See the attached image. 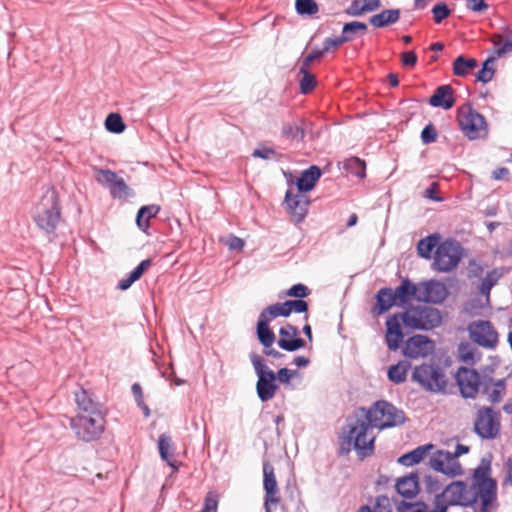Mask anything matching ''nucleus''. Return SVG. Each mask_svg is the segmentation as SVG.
I'll use <instances>...</instances> for the list:
<instances>
[{
	"label": "nucleus",
	"instance_id": "nucleus-1",
	"mask_svg": "<svg viewBox=\"0 0 512 512\" xmlns=\"http://www.w3.org/2000/svg\"><path fill=\"white\" fill-rule=\"evenodd\" d=\"M491 467L484 460L474 470L472 484L453 481L433 500L429 512H448L450 506L470 507L474 512H493L498 507L497 482L491 478Z\"/></svg>",
	"mask_w": 512,
	"mask_h": 512
},
{
	"label": "nucleus",
	"instance_id": "nucleus-2",
	"mask_svg": "<svg viewBox=\"0 0 512 512\" xmlns=\"http://www.w3.org/2000/svg\"><path fill=\"white\" fill-rule=\"evenodd\" d=\"M75 401L78 411L71 420L75 435L86 442L98 439L105 429V418L99 404L84 389L75 392Z\"/></svg>",
	"mask_w": 512,
	"mask_h": 512
},
{
	"label": "nucleus",
	"instance_id": "nucleus-3",
	"mask_svg": "<svg viewBox=\"0 0 512 512\" xmlns=\"http://www.w3.org/2000/svg\"><path fill=\"white\" fill-rule=\"evenodd\" d=\"M371 426L365 419H356L348 425V430L340 437V449L350 452L353 447L359 456L366 457L374 451L375 436L370 432Z\"/></svg>",
	"mask_w": 512,
	"mask_h": 512
},
{
	"label": "nucleus",
	"instance_id": "nucleus-4",
	"mask_svg": "<svg viewBox=\"0 0 512 512\" xmlns=\"http://www.w3.org/2000/svg\"><path fill=\"white\" fill-rule=\"evenodd\" d=\"M61 220V208L58 193L54 188H47L37 203L34 211V221L46 233H52Z\"/></svg>",
	"mask_w": 512,
	"mask_h": 512
},
{
	"label": "nucleus",
	"instance_id": "nucleus-5",
	"mask_svg": "<svg viewBox=\"0 0 512 512\" xmlns=\"http://www.w3.org/2000/svg\"><path fill=\"white\" fill-rule=\"evenodd\" d=\"M361 410L365 413V420L370 426L378 429L400 425L405 419L403 411L384 400L377 401L367 410L364 408Z\"/></svg>",
	"mask_w": 512,
	"mask_h": 512
},
{
	"label": "nucleus",
	"instance_id": "nucleus-6",
	"mask_svg": "<svg viewBox=\"0 0 512 512\" xmlns=\"http://www.w3.org/2000/svg\"><path fill=\"white\" fill-rule=\"evenodd\" d=\"M404 326L412 330H431L440 325V312L426 305L411 306L401 313Z\"/></svg>",
	"mask_w": 512,
	"mask_h": 512
},
{
	"label": "nucleus",
	"instance_id": "nucleus-7",
	"mask_svg": "<svg viewBox=\"0 0 512 512\" xmlns=\"http://www.w3.org/2000/svg\"><path fill=\"white\" fill-rule=\"evenodd\" d=\"M457 119L461 131L470 140L485 137L488 125L483 115L478 113L471 105L465 104L458 108Z\"/></svg>",
	"mask_w": 512,
	"mask_h": 512
},
{
	"label": "nucleus",
	"instance_id": "nucleus-8",
	"mask_svg": "<svg viewBox=\"0 0 512 512\" xmlns=\"http://www.w3.org/2000/svg\"><path fill=\"white\" fill-rule=\"evenodd\" d=\"M250 359L258 376L257 395L261 401H269L275 396L278 389L276 375L264 364L263 359L258 354H252Z\"/></svg>",
	"mask_w": 512,
	"mask_h": 512
},
{
	"label": "nucleus",
	"instance_id": "nucleus-9",
	"mask_svg": "<svg viewBox=\"0 0 512 512\" xmlns=\"http://www.w3.org/2000/svg\"><path fill=\"white\" fill-rule=\"evenodd\" d=\"M462 257V247L453 240H446L437 247L434 253L433 269L438 272H449L457 267Z\"/></svg>",
	"mask_w": 512,
	"mask_h": 512
},
{
	"label": "nucleus",
	"instance_id": "nucleus-10",
	"mask_svg": "<svg viewBox=\"0 0 512 512\" xmlns=\"http://www.w3.org/2000/svg\"><path fill=\"white\" fill-rule=\"evenodd\" d=\"M501 416L500 412L490 407L478 409L474 420V431L483 439H494L500 433Z\"/></svg>",
	"mask_w": 512,
	"mask_h": 512
},
{
	"label": "nucleus",
	"instance_id": "nucleus-11",
	"mask_svg": "<svg viewBox=\"0 0 512 512\" xmlns=\"http://www.w3.org/2000/svg\"><path fill=\"white\" fill-rule=\"evenodd\" d=\"M472 342L485 349H495L499 342V334L494 324L488 320L472 321L468 327Z\"/></svg>",
	"mask_w": 512,
	"mask_h": 512
},
{
	"label": "nucleus",
	"instance_id": "nucleus-12",
	"mask_svg": "<svg viewBox=\"0 0 512 512\" xmlns=\"http://www.w3.org/2000/svg\"><path fill=\"white\" fill-rule=\"evenodd\" d=\"M412 380L419 383L424 389L439 392L447 385L446 377L439 367L422 364L415 367Z\"/></svg>",
	"mask_w": 512,
	"mask_h": 512
},
{
	"label": "nucleus",
	"instance_id": "nucleus-13",
	"mask_svg": "<svg viewBox=\"0 0 512 512\" xmlns=\"http://www.w3.org/2000/svg\"><path fill=\"white\" fill-rule=\"evenodd\" d=\"M430 467L449 477L460 476L464 473L463 468L451 452L438 450L430 458Z\"/></svg>",
	"mask_w": 512,
	"mask_h": 512
},
{
	"label": "nucleus",
	"instance_id": "nucleus-14",
	"mask_svg": "<svg viewBox=\"0 0 512 512\" xmlns=\"http://www.w3.org/2000/svg\"><path fill=\"white\" fill-rule=\"evenodd\" d=\"M263 488L265 491L264 507L265 512H271V506L280 503V491L273 466L268 462L263 464Z\"/></svg>",
	"mask_w": 512,
	"mask_h": 512
},
{
	"label": "nucleus",
	"instance_id": "nucleus-15",
	"mask_svg": "<svg viewBox=\"0 0 512 512\" xmlns=\"http://www.w3.org/2000/svg\"><path fill=\"white\" fill-rule=\"evenodd\" d=\"M455 377L462 396L475 398L482 384L479 373L474 369L459 367Z\"/></svg>",
	"mask_w": 512,
	"mask_h": 512
},
{
	"label": "nucleus",
	"instance_id": "nucleus-16",
	"mask_svg": "<svg viewBox=\"0 0 512 512\" xmlns=\"http://www.w3.org/2000/svg\"><path fill=\"white\" fill-rule=\"evenodd\" d=\"M448 296L446 286L437 280L418 283V301L441 303Z\"/></svg>",
	"mask_w": 512,
	"mask_h": 512
},
{
	"label": "nucleus",
	"instance_id": "nucleus-17",
	"mask_svg": "<svg viewBox=\"0 0 512 512\" xmlns=\"http://www.w3.org/2000/svg\"><path fill=\"white\" fill-rule=\"evenodd\" d=\"M435 345L432 340L424 335L410 337L404 346L403 354L412 359L426 357L434 351Z\"/></svg>",
	"mask_w": 512,
	"mask_h": 512
},
{
	"label": "nucleus",
	"instance_id": "nucleus-18",
	"mask_svg": "<svg viewBox=\"0 0 512 512\" xmlns=\"http://www.w3.org/2000/svg\"><path fill=\"white\" fill-rule=\"evenodd\" d=\"M285 202L293 220L296 223L301 222L308 212L310 204L308 196L305 195L304 192L300 191L296 194H293L291 191H287L285 195Z\"/></svg>",
	"mask_w": 512,
	"mask_h": 512
},
{
	"label": "nucleus",
	"instance_id": "nucleus-19",
	"mask_svg": "<svg viewBox=\"0 0 512 512\" xmlns=\"http://www.w3.org/2000/svg\"><path fill=\"white\" fill-rule=\"evenodd\" d=\"M400 321H402L401 313H396L389 316L385 323V341L391 351H396L404 338Z\"/></svg>",
	"mask_w": 512,
	"mask_h": 512
},
{
	"label": "nucleus",
	"instance_id": "nucleus-20",
	"mask_svg": "<svg viewBox=\"0 0 512 512\" xmlns=\"http://www.w3.org/2000/svg\"><path fill=\"white\" fill-rule=\"evenodd\" d=\"M297 327L287 324L279 330L278 345L283 350L293 352L305 346V341L298 337Z\"/></svg>",
	"mask_w": 512,
	"mask_h": 512
},
{
	"label": "nucleus",
	"instance_id": "nucleus-21",
	"mask_svg": "<svg viewBox=\"0 0 512 512\" xmlns=\"http://www.w3.org/2000/svg\"><path fill=\"white\" fill-rule=\"evenodd\" d=\"M307 122L304 118H296L284 122L281 128V137L290 142H302L306 134Z\"/></svg>",
	"mask_w": 512,
	"mask_h": 512
},
{
	"label": "nucleus",
	"instance_id": "nucleus-22",
	"mask_svg": "<svg viewBox=\"0 0 512 512\" xmlns=\"http://www.w3.org/2000/svg\"><path fill=\"white\" fill-rule=\"evenodd\" d=\"M394 305H397V301L393 289L389 287L381 288L376 294V304L371 309V313L374 316H380Z\"/></svg>",
	"mask_w": 512,
	"mask_h": 512
},
{
	"label": "nucleus",
	"instance_id": "nucleus-23",
	"mask_svg": "<svg viewBox=\"0 0 512 512\" xmlns=\"http://www.w3.org/2000/svg\"><path fill=\"white\" fill-rule=\"evenodd\" d=\"M429 103L433 107H441L446 110L452 108L455 103L453 88L450 85L439 86L430 97Z\"/></svg>",
	"mask_w": 512,
	"mask_h": 512
},
{
	"label": "nucleus",
	"instance_id": "nucleus-24",
	"mask_svg": "<svg viewBox=\"0 0 512 512\" xmlns=\"http://www.w3.org/2000/svg\"><path fill=\"white\" fill-rule=\"evenodd\" d=\"M397 306H403L412 299L418 301V283H412L409 279H403L401 284L393 290Z\"/></svg>",
	"mask_w": 512,
	"mask_h": 512
},
{
	"label": "nucleus",
	"instance_id": "nucleus-25",
	"mask_svg": "<svg viewBox=\"0 0 512 512\" xmlns=\"http://www.w3.org/2000/svg\"><path fill=\"white\" fill-rule=\"evenodd\" d=\"M397 492L405 498H413L419 492V478L417 474H409L399 478L396 483Z\"/></svg>",
	"mask_w": 512,
	"mask_h": 512
},
{
	"label": "nucleus",
	"instance_id": "nucleus-26",
	"mask_svg": "<svg viewBox=\"0 0 512 512\" xmlns=\"http://www.w3.org/2000/svg\"><path fill=\"white\" fill-rule=\"evenodd\" d=\"M270 321L266 315L261 313L257 322V337L264 348H270L275 341V334L269 327Z\"/></svg>",
	"mask_w": 512,
	"mask_h": 512
},
{
	"label": "nucleus",
	"instance_id": "nucleus-27",
	"mask_svg": "<svg viewBox=\"0 0 512 512\" xmlns=\"http://www.w3.org/2000/svg\"><path fill=\"white\" fill-rule=\"evenodd\" d=\"M321 176V171L317 166H311L303 171L297 180V187L300 192L311 191Z\"/></svg>",
	"mask_w": 512,
	"mask_h": 512
},
{
	"label": "nucleus",
	"instance_id": "nucleus-28",
	"mask_svg": "<svg viewBox=\"0 0 512 512\" xmlns=\"http://www.w3.org/2000/svg\"><path fill=\"white\" fill-rule=\"evenodd\" d=\"M482 385L484 393L492 403L500 402L506 393V384L504 380L493 381L492 379H489L484 381Z\"/></svg>",
	"mask_w": 512,
	"mask_h": 512
},
{
	"label": "nucleus",
	"instance_id": "nucleus-29",
	"mask_svg": "<svg viewBox=\"0 0 512 512\" xmlns=\"http://www.w3.org/2000/svg\"><path fill=\"white\" fill-rule=\"evenodd\" d=\"M481 352L478 351L471 343H460L457 349L458 361L473 366L481 360Z\"/></svg>",
	"mask_w": 512,
	"mask_h": 512
},
{
	"label": "nucleus",
	"instance_id": "nucleus-30",
	"mask_svg": "<svg viewBox=\"0 0 512 512\" xmlns=\"http://www.w3.org/2000/svg\"><path fill=\"white\" fill-rule=\"evenodd\" d=\"M380 6V0H353L346 9V14L350 16H361L379 9Z\"/></svg>",
	"mask_w": 512,
	"mask_h": 512
},
{
	"label": "nucleus",
	"instance_id": "nucleus-31",
	"mask_svg": "<svg viewBox=\"0 0 512 512\" xmlns=\"http://www.w3.org/2000/svg\"><path fill=\"white\" fill-rule=\"evenodd\" d=\"M491 42L495 46L494 53L497 57H503L504 55L512 52V31H507L505 35L494 34L491 37Z\"/></svg>",
	"mask_w": 512,
	"mask_h": 512
},
{
	"label": "nucleus",
	"instance_id": "nucleus-32",
	"mask_svg": "<svg viewBox=\"0 0 512 512\" xmlns=\"http://www.w3.org/2000/svg\"><path fill=\"white\" fill-rule=\"evenodd\" d=\"M434 448L433 444H426L423 446H419L416 449L402 455L399 458V462L405 466H412L420 463L430 450Z\"/></svg>",
	"mask_w": 512,
	"mask_h": 512
},
{
	"label": "nucleus",
	"instance_id": "nucleus-33",
	"mask_svg": "<svg viewBox=\"0 0 512 512\" xmlns=\"http://www.w3.org/2000/svg\"><path fill=\"white\" fill-rule=\"evenodd\" d=\"M440 239L438 234H431L421 239L417 244L418 255L424 259H430L433 251L440 245Z\"/></svg>",
	"mask_w": 512,
	"mask_h": 512
},
{
	"label": "nucleus",
	"instance_id": "nucleus-34",
	"mask_svg": "<svg viewBox=\"0 0 512 512\" xmlns=\"http://www.w3.org/2000/svg\"><path fill=\"white\" fill-rule=\"evenodd\" d=\"M400 18L399 9H388L383 10L381 13L372 16L369 22L374 27H385L396 23Z\"/></svg>",
	"mask_w": 512,
	"mask_h": 512
},
{
	"label": "nucleus",
	"instance_id": "nucleus-35",
	"mask_svg": "<svg viewBox=\"0 0 512 512\" xmlns=\"http://www.w3.org/2000/svg\"><path fill=\"white\" fill-rule=\"evenodd\" d=\"M151 265V259H146L140 262V264L133 271H131L126 278L121 279L118 282V288L120 290H127L135 281L142 277V275L151 267Z\"/></svg>",
	"mask_w": 512,
	"mask_h": 512
},
{
	"label": "nucleus",
	"instance_id": "nucleus-36",
	"mask_svg": "<svg viewBox=\"0 0 512 512\" xmlns=\"http://www.w3.org/2000/svg\"><path fill=\"white\" fill-rule=\"evenodd\" d=\"M160 211V206L156 204L143 206L137 213L136 223L139 229L146 232L149 228V220L156 217Z\"/></svg>",
	"mask_w": 512,
	"mask_h": 512
},
{
	"label": "nucleus",
	"instance_id": "nucleus-37",
	"mask_svg": "<svg viewBox=\"0 0 512 512\" xmlns=\"http://www.w3.org/2000/svg\"><path fill=\"white\" fill-rule=\"evenodd\" d=\"M477 67V60L474 58L466 59L464 56H458L453 62V73L456 76L464 77L471 70Z\"/></svg>",
	"mask_w": 512,
	"mask_h": 512
},
{
	"label": "nucleus",
	"instance_id": "nucleus-38",
	"mask_svg": "<svg viewBox=\"0 0 512 512\" xmlns=\"http://www.w3.org/2000/svg\"><path fill=\"white\" fill-rule=\"evenodd\" d=\"M410 368V363L406 361H400L395 365H392L388 369V378L395 384H400L406 380L407 372Z\"/></svg>",
	"mask_w": 512,
	"mask_h": 512
},
{
	"label": "nucleus",
	"instance_id": "nucleus-39",
	"mask_svg": "<svg viewBox=\"0 0 512 512\" xmlns=\"http://www.w3.org/2000/svg\"><path fill=\"white\" fill-rule=\"evenodd\" d=\"M158 448L161 458L165 460L170 466H174L171 462L173 457V445L171 437L166 434L160 435L158 439Z\"/></svg>",
	"mask_w": 512,
	"mask_h": 512
},
{
	"label": "nucleus",
	"instance_id": "nucleus-40",
	"mask_svg": "<svg viewBox=\"0 0 512 512\" xmlns=\"http://www.w3.org/2000/svg\"><path fill=\"white\" fill-rule=\"evenodd\" d=\"M496 61L495 57H489L486 59L482 65V69L477 73L476 80L482 83L490 82L495 74L494 63Z\"/></svg>",
	"mask_w": 512,
	"mask_h": 512
},
{
	"label": "nucleus",
	"instance_id": "nucleus-41",
	"mask_svg": "<svg viewBox=\"0 0 512 512\" xmlns=\"http://www.w3.org/2000/svg\"><path fill=\"white\" fill-rule=\"evenodd\" d=\"M299 73L302 75L300 80V90L303 94L311 92L317 84L316 78L309 72V69L300 68Z\"/></svg>",
	"mask_w": 512,
	"mask_h": 512
},
{
	"label": "nucleus",
	"instance_id": "nucleus-42",
	"mask_svg": "<svg viewBox=\"0 0 512 512\" xmlns=\"http://www.w3.org/2000/svg\"><path fill=\"white\" fill-rule=\"evenodd\" d=\"M261 313L266 315V317H268L270 320L279 316L288 317L291 314L285 302L270 305Z\"/></svg>",
	"mask_w": 512,
	"mask_h": 512
},
{
	"label": "nucleus",
	"instance_id": "nucleus-43",
	"mask_svg": "<svg viewBox=\"0 0 512 512\" xmlns=\"http://www.w3.org/2000/svg\"><path fill=\"white\" fill-rule=\"evenodd\" d=\"M106 129L113 133H122L125 130V124L122 117L117 113H111L105 120Z\"/></svg>",
	"mask_w": 512,
	"mask_h": 512
},
{
	"label": "nucleus",
	"instance_id": "nucleus-44",
	"mask_svg": "<svg viewBox=\"0 0 512 512\" xmlns=\"http://www.w3.org/2000/svg\"><path fill=\"white\" fill-rule=\"evenodd\" d=\"M295 6L300 15H314L318 12V5L314 0H296Z\"/></svg>",
	"mask_w": 512,
	"mask_h": 512
},
{
	"label": "nucleus",
	"instance_id": "nucleus-45",
	"mask_svg": "<svg viewBox=\"0 0 512 512\" xmlns=\"http://www.w3.org/2000/svg\"><path fill=\"white\" fill-rule=\"evenodd\" d=\"M130 189L122 178L117 177L113 185L110 187V193L114 198H126Z\"/></svg>",
	"mask_w": 512,
	"mask_h": 512
},
{
	"label": "nucleus",
	"instance_id": "nucleus-46",
	"mask_svg": "<svg viewBox=\"0 0 512 512\" xmlns=\"http://www.w3.org/2000/svg\"><path fill=\"white\" fill-rule=\"evenodd\" d=\"M498 279L499 274L496 271L489 272L481 282V294L486 295L488 298L492 287L497 283Z\"/></svg>",
	"mask_w": 512,
	"mask_h": 512
},
{
	"label": "nucleus",
	"instance_id": "nucleus-47",
	"mask_svg": "<svg viewBox=\"0 0 512 512\" xmlns=\"http://www.w3.org/2000/svg\"><path fill=\"white\" fill-rule=\"evenodd\" d=\"M346 167L358 177L362 178L365 176L366 163L357 157L350 158L346 163Z\"/></svg>",
	"mask_w": 512,
	"mask_h": 512
},
{
	"label": "nucleus",
	"instance_id": "nucleus-48",
	"mask_svg": "<svg viewBox=\"0 0 512 512\" xmlns=\"http://www.w3.org/2000/svg\"><path fill=\"white\" fill-rule=\"evenodd\" d=\"M367 25L364 22L352 21L345 23L342 29L343 36H352L356 33H365Z\"/></svg>",
	"mask_w": 512,
	"mask_h": 512
},
{
	"label": "nucleus",
	"instance_id": "nucleus-49",
	"mask_svg": "<svg viewBox=\"0 0 512 512\" xmlns=\"http://www.w3.org/2000/svg\"><path fill=\"white\" fill-rule=\"evenodd\" d=\"M433 19L436 24L441 23L444 19L450 16L451 10L445 3H437L432 8Z\"/></svg>",
	"mask_w": 512,
	"mask_h": 512
},
{
	"label": "nucleus",
	"instance_id": "nucleus-50",
	"mask_svg": "<svg viewBox=\"0 0 512 512\" xmlns=\"http://www.w3.org/2000/svg\"><path fill=\"white\" fill-rule=\"evenodd\" d=\"M117 177V174L109 169H100L96 173L97 182L107 185L109 188L113 185Z\"/></svg>",
	"mask_w": 512,
	"mask_h": 512
},
{
	"label": "nucleus",
	"instance_id": "nucleus-51",
	"mask_svg": "<svg viewBox=\"0 0 512 512\" xmlns=\"http://www.w3.org/2000/svg\"><path fill=\"white\" fill-rule=\"evenodd\" d=\"M352 36H340L336 38H327L323 43L322 51H324V54L329 52L332 49H336L342 44L351 41Z\"/></svg>",
	"mask_w": 512,
	"mask_h": 512
},
{
	"label": "nucleus",
	"instance_id": "nucleus-52",
	"mask_svg": "<svg viewBox=\"0 0 512 512\" xmlns=\"http://www.w3.org/2000/svg\"><path fill=\"white\" fill-rule=\"evenodd\" d=\"M399 512H425L427 505L424 502L401 501L397 507Z\"/></svg>",
	"mask_w": 512,
	"mask_h": 512
},
{
	"label": "nucleus",
	"instance_id": "nucleus-53",
	"mask_svg": "<svg viewBox=\"0 0 512 512\" xmlns=\"http://www.w3.org/2000/svg\"><path fill=\"white\" fill-rule=\"evenodd\" d=\"M309 294V288L301 283L293 285L285 293L286 296L295 297L301 300H303V298L307 297Z\"/></svg>",
	"mask_w": 512,
	"mask_h": 512
},
{
	"label": "nucleus",
	"instance_id": "nucleus-54",
	"mask_svg": "<svg viewBox=\"0 0 512 512\" xmlns=\"http://www.w3.org/2000/svg\"><path fill=\"white\" fill-rule=\"evenodd\" d=\"M424 486L427 492L429 493H437L442 488V483L440 480L432 475H427L424 478Z\"/></svg>",
	"mask_w": 512,
	"mask_h": 512
},
{
	"label": "nucleus",
	"instance_id": "nucleus-55",
	"mask_svg": "<svg viewBox=\"0 0 512 512\" xmlns=\"http://www.w3.org/2000/svg\"><path fill=\"white\" fill-rule=\"evenodd\" d=\"M421 140L424 144H430L437 140V131L433 124H428L421 132Z\"/></svg>",
	"mask_w": 512,
	"mask_h": 512
},
{
	"label": "nucleus",
	"instance_id": "nucleus-56",
	"mask_svg": "<svg viewBox=\"0 0 512 512\" xmlns=\"http://www.w3.org/2000/svg\"><path fill=\"white\" fill-rule=\"evenodd\" d=\"M285 304L291 313H303L308 310V303L301 299L287 300L285 301Z\"/></svg>",
	"mask_w": 512,
	"mask_h": 512
},
{
	"label": "nucleus",
	"instance_id": "nucleus-57",
	"mask_svg": "<svg viewBox=\"0 0 512 512\" xmlns=\"http://www.w3.org/2000/svg\"><path fill=\"white\" fill-rule=\"evenodd\" d=\"M218 497L213 492L207 493L204 501V506L201 512H217Z\"/></svg>",
	"mask_w": 512,
	"mask_h": 512
},
{
	"label": "nucleus",
	"instance_id": "nucleus-58",
	"mask_svg": "<svg viewBox=\"0 0 512 512\" xmlns=\"http://www.w3.org/2000/svg\"><path fill=\"white\" fill-rule=\"evenodd\" d=\"M372 512H391L389 498L387 496L377 497Z\"/></svg>",
	"mask_w": 512,
	"mask_h": 512
},
{
	"label": "nucleus",
	"instance_id": "nucleus-59",
	"mask_svg": "<svg viewBox=\"0 0 512 512\" xmlns=\"http://www.w3.org/2000/svg\"><path fill=\"white\" fill-rule=\"evenodd\" d=\"M297 374V371L290 370L288 368H281L278 370L276 375V380L280 383L288 384L290 383L291 378Z\"/></svg>",
	"mask_w": 512,
	"mask_h": 512
},
{
	"label": "nucleus",
	"instance_id": "nucleus-60",
	"mask_svg": "<svg viewBox=\"0 0 512 512\" xmlns=\"http://www.w3.org/2000/svg\"><path fill=\"white\" fill-rule=\"evenodd\" d=\"M324 55V51L322 50H314L310 54H308L302 61L300 68L309 69L313 61L321 58Z\"/></svg>",
	"mask_w": 512,
	"mask_h": 512
},
{
	"label": "nucleus",
	"instance_id": "nucleus-61",
	"mask_svg": "<svg viewBox=\"0 0 512 512\" xmlns=\"http://www.w3.org/2000/svg\"><path fill=\"white\" fill-rule=\"evenodd\" d=\"M466 6L473 12H483L488 9V4L484 0H466Z\"/></svg>",
	"mask_w": 512,
	"mask_h": 512
},
{
	"label": "nucleus",
	"instance_id": "nucleus-62",
	"mask_svg": "<svg viewBox=\"0 0 512 512\" xmlns=\"http://www.w3.org/2000/svg\"><path fill=\"white\" fill-rule=\"evenodd\" d=\"M417 59V55L413 51H406L401 54V63L405 67H414Z\"/></svg>",
	"mask_w": 512,
	"mask_h": 512
},
{
	"label": "nucleus",
	"instance_id": "nucleus-63",
	"mask_svg": "<svg viewBox=\"0 0 512 512\" xmlns=\"http://www.w3.org/2000/svg\"><path fill=\"white\" fill-rule=\"evenodd\" d=\"M438 188V183L433 182L431 186L424 191V197L434 201H441L442 199L437 196Z\"/></svg>",
	"mask_w": 512,
	"mask_h": 512
},
{
	"label": "nucleus",
	"instance_id": "nucleus-64",
	"mask_svg": "<svg viewBox=\"0 0 512 512\" xmlns=\"http://www.w3.org/2000/svg\"><path fill=\"white\" fill-rule=\"evenodd\" d=\"M509 174L510 172L506 167H500L491 173V178L496 181L505 180L508 179Z\"/></svg>",
	"mask_w": 512,
	"mask_h": 512
}]
</instances>
